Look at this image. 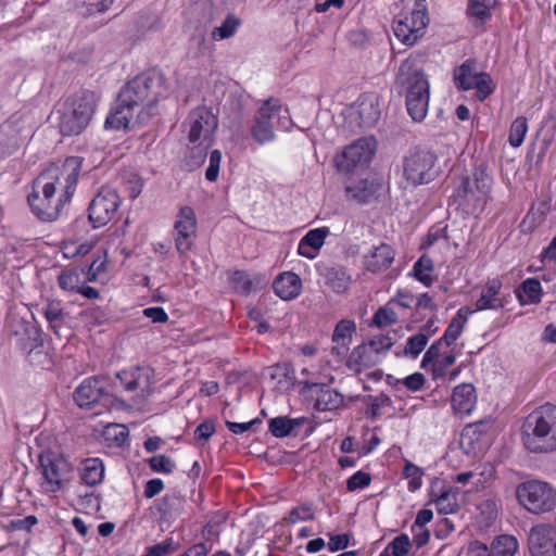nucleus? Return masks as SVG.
Masks as SVG:
<instances>
[{
  "instance_id": "obj_25",
  "label": "nucleus",
  "mask_w": 556,
  "mask_h": 556,
  "mask_svg": "<svg viewBox=\"0 0 556 556\" xmlns=\"http://www.w3.org/2000/svg\"><path fill=\"white\" fill-rule=\"evenodd\" d=\"M328 233V228H316L309 230L299 243V254L311 260L314 258L317 251L323 247Z\"/></svg>"
},
{
  "instance_id": "obj_35",
  "label": "nucleus",
  "mask_w": 556,
  "mask_h": 556,
  "mask_svg": "<svg viewBox=\"0 0 556 556\" xmlns=\"http://www.w3.org/2000/svg\"><path fill=\"white\" fill-rule=\"evenodd\" d=\"M517 548V540L511 535H500L491 544L493 556H514Z\"/></svg>"
},
{
  "instance_id": "obj_38",
  "label": "nucleus",
  "mask_w": 556,
  "mask_h": 556,
  "mask_svg": "<svg viewBox=\"0 0 556 556\" xmlns=\"http://www.w3.org/2000/svg\"><path fill=\"white\" fill-rule=\"evenodd\" d=\"M528 131V121L523 116L517 117L510 125L508 142L511 147L518 148L522 144Z\"/></svg>"
},
{
  "instance_id": "obj_45",
  "label": "nucleus",
  "mask_w": 556,
  "mask_h": 556,
  "mask_svg": "<svg viewBox=\"0 0 556 556\" xmlns=\"http://www.w3.org/2000/svg\"><path fill=\"white\" fill-rule=\"evenodd\" d=\"M356 325L351 319H341L334 327L332 340L352 341Z\"/></svg>"
},
{
  "instance_id": "obj_54",
  "label": "nucleus",
  "mask_w": 556,
  "mask_h": 556,
  "mask_svg": "<svg viewBox=\"0 0 556 556\" xmlns=\"http://www.w3.org/2000/svg\"><path fill=\"white\" fill-rule=\"evenodd\" d=\"M222 153L219 150H213L210 155V165L205 172V178L208 181H215L218 177Z\"/></svg>"
},
{
  "instance_id": "obj_51",
  "label": "nucleus",
  "mask_w": 556,
  "mask_h": 556,
  "mask_svg": "<svg viewBox=\"0 0 556 556\" xmlns=\"http://www.w3.org/2000/svg\"><path fill=\"white\" fill-rule=\"evenodd\" d=\"M366 344L380 357L382 353L388 352L392 348L393 342L390 337L379 334L371 338Z\"/></svg>"
},
{
  "instance_id": "obj_14",
  "label": "nucleus",
  "mask_w": 556,
  "mask_h": 556,
  "mask_svg": "<svg viewBox=\"0 0 556 556\" xmlns=\"http://www.w3.org/2000/svg\"><path fill=\"white\" fill-rule=\"evenodd\" d=\"M39 464L45 482L42 485L49 492H56L61 489L64 476L70 470V464L63 456L53 453H42L39 456Z\"/></svg>"
},
{
  "instance_id": "obj_50",
  "label": "nucleus",
  "mask_w": 556,
  "mask_h": 556,
  "mask_svg": "<svg viewBox=\"0 0 556 556\" xmlns=\"http://www.w3.org/2000/svg\"><path fill=\"white\" fill-rule=\"evenodd\" d=\"M149 465L155 472L170 473L175 468L174 462L166 455H155L151 457Z\"/></svg>"
},
{
  "instance_id": "obj_18",
  "label": "nucleus",
  "mask_w": 556,
  "mask_h": 556,
  "mask_svg": "<svg viewBox=\"0 0 556 556\" xmlns=\"http://www.w3.org/2000/svg\"><path fill=\"white\" fill-rule=\"evenodd\" d=\"M96 97L89 90H81L72 103V134H80L90 123L94 113Z\"/></svg>"
},
{
  "instance_id": "obj_9",
  "label": "nucleus",
  "mask_w": 556,
  "mask_h": 556,
  "mask_svg": "<svg viewBox=\"0 0 556 556\" xmlns=\"http://www.w3.org/2000/svg\"><path fill=\"white\" fill-rule=\"evenodd\" d=\"M121 199L115 190L102 188L89 205V222L93 228L106 225L115 216Z\"/></svg>"
},
{
  "instance_id": "obj_46",
  "label": "nucleus",
  "mask_w": 556,
  "mask_h": 556,
  "mask_svg": "<svg viewBox=\"0 0 556 556\" xmlns=\"http://www.w3.org/2000/svg\"><path fill=\"white\" fill-rule=\"evenodd\" d=\"M428 343V337L424 333H417L407 340L404 354L416 358Z\"/></svg>"
},
{
  "instance_id": "obj_1",
  "label": "nucleus",
  "mask_w": 556,
  "mask_h": 556,
  "mask_svg": "<svg viewBox=\"0 0 556 556\" xmlns=\"http://www.w3.org/2000/svg\"><path fill=\"white\" fill-rule=\"evenodd\" d=\"M161 96L160 77L146 73L136 76L119 91L105 126L128 129L146 123L153 115V109Z\"/></svg>"
},
{
  "instance_id": "obj_24",
  "label": "nucleus",
  "mask_w": 556,
  "mask_h": 556,
  "mask_svg": "<svg viewBox=\"0 0 556 556\" xmlns=\"http://www.w3.org/2000/svg\"><path fill=\"white\" fill-rule=\"evenodd\" d=\"M475 387L470 383H463L454 388L452 394V406L457 414H469L476 404Z\"/></svg>"
},
{
  "instance_id": "obj_28",
  "label": "nucleus",
  "mask_w": 556,
  "mask_h": 556,
  "mask_svg": "<svg viewBox=\"0 0 556 556\" xmlns=\"http://www.w3.org/2000/svg\"><path fill=\"white\" fill-rule=\"evenodd\" d=\"M80 479L88 485H96L101 482L104 475V467L98 458H87L81 462L79 468Z\"/></svg>"
},
{
  "instance_id": "obj_43",
  "label": "nucleus",
  "mask_w": 556,
  "mask_h": 556,
  "mask_svg": "<svg viewBox=\"0 0 556 556\" xmlns=\"http://www.w3.org/2000/svg\"><path fill=\"white\" fill-rule=\"evenodd\" d=\"M396 321L397 315L389 304L387 306L379 307L372 317V324L379 328L391 326Z\"/></svg>"
},
{
  "instance_id": "obj_3",
  "label": "nucleus",
  "mask_w": 556,
  "mask_h": 556,
  "mask_svg": "<svg viewBox=\"0 0 556 556\" xmlns=\"http://www.w3.org/2000/svg\"><path fill=\"white\" fill-rule=\"evenodd\" d=\"M523 444L532 453L556 450V405L545 404L533 410L523 424Z\"/></svg>"
},
{
  "instance_id": "obj_49",
  "label": "nucleus",
  "mask_w": 556,
  "mask_h": 556,
  "mask_svg": "<svg viewBox=\"0 0 556 556\" xmlns=\"http://www.w3.org/2000/svg\"><path fill=\"white\" fill-rule=\"evenodd\" d=\"M232 287L243 294H248L252 291V281L249 275L244 271L237 270L230 278Z\"/></svg>"
},
{
  "instance_id": "obj_27",
  "label": "nucleus",
  "mask_w": 556,
  "mask_h": 556,
  "mask_svg": "<svg viewBox=\"0 0 556 556\" xmlns=\"http://www.w3.org/2000/svg\"><path fill=\"white\" fill-rule=\"evenodd\" d=\"M305 422V418H288L279 416L268 421L269 432L276 438H285L293 434L295 428L301 427Z\"/></svg>"
},
{
  "instance_id": "obj_36",
  "label": "nucleus",
  "mask_w": 556,
  "mask_h": 556,
  "mask_svg": "<svg viewBox=\"0 0 556 556\" xmlns=\"http://www.w3.org/2000/svg\"><path fill=\"white\" fill-rule=\"evenodd\" d=\"M240 24V18H238L233 14H229L220 26L215 27L213 29L212 38L214 40H223L230 38L235 35Z\"/></svg>"
},
{
  "instance_id": "obj_47",
  "label": "nucleus",
  "mask_w": 556,
  "mask_h": 556,
  "mask_svg": "<svg viewBox=\"0 0 556 556\" xmlns=\"http://www.w3.org/2000/svg\"><path fill=\"white\" fill-rule=\"evenodd\" d=\"M179 548V543L175 542L173 538H167L163 542L155 544L148 548V556H166Z\"/></svg>"
},
{
  "instance_id": "obj_56",
  "label": "nucleus",
  "mask_w": 556,
  "mask_h": 556,
  "mask_svg": "<svg viewBox=\"0 0 556 556\" xmlns=\"http://www.w3.org/2000/svg\"><path fill=\"white\" fill-rule=\"evenodd\" d=\"M490 5L482 3L478 0H471L468 8V14L476 16L481 21H485L491 17Z\"/></svg>"
},
{
  "instance_id": "obj_39",
  "label": "nucleus",
  "mask_w": 556,
  "mask_h": 556,
  "mask_svg": "<svg viewBox=\"0 0 556 556\" xmlns=\"http://www.w3.org/2000/svg\"><path fill=\"white\" fill-rule=\"evenodd\" d=\"M435 506L440 514H452L458 509L456 493L451 490L443 491L435 500Z\"/></svg>"
},
{
  "instance_id": "obj_20",
  "label": "nucleus",
  "mask_w": 556,
  "mask_h": 556,
  "mask_svg": "<svg viewBox=\"0 0 556 556\" xmlns=\"http://www.w3.org/2000/svg\"><path fill=\"white\" fill-rule=\"evenodd\" d=\"M103 382L97 378L86 379L74 393V400L80 408L91 407L103 394Z\"/></svg>"
},
{
  "instance_id": "obj_44",
  "label": "nucleus",
  "mask_w": 556,
  "mask_h": 556,
  "mask_svg": "<svg viewBox=\"0 0 556 556\" xmlns=\"http://www.w3.org/2000/svg\"><path fill=\"white\" fill-rule=\"evenodd\" d=\"M410 547V541L407 535L401 534L393 539L391 543H389L388 547L380 556H388V552L391 551L393 556H405Z\"/></svg>"
},
{
  "instance_id": "obj_10",
  "label": "nucleus",
  "mask_w": 556,
  "mask_h": 556,
  "mask_svg": "<svg viewBox=\"0 0 556 556\" xmlns=\"http://www.w3.org/2000/svg\"><path fill=\"white\" fill-rule=\"evenodd\" d=\"M281 105L278 99L269 98L263 102L254 117V125L251 129L253 138L258 143L263 144L274 139L273 121L279 117Z\"/></svg>"
},
{
  "instance_id": "obj_12",
  "label": "nucleus",
  "mask_w": 556,
  "mask_h": 556,
  "mask_svg": "<svg viewBox=\"0 0 556 556\" xmlns=\"http://www.w3.org/2000/svg\"><path fill=\"white\" fill-rule=\"evenodd\" d=\"M375 150L376 140L372 137L361 138L345 148L337 161V167L345 173L352 172L355 167L369 163Z\"/></svg>"
},
{
  "instance_id": "obj_58",
  "label": "nucleus",
  "mask_w": 556,
  "mask_h": 556,
  "mask_svg": "<svg viewBox=\"0 0 556 556\" xmlns=\"http://www.w3.org/2000/svg\"><path fill=\"white\" fill-rule=\"evenodd\" d=\"M370 483L369 473L357 471L352 477L349 478L346 482V486L349 491H355L357 489H363Z\"/></svg>"
},
{
  "instance_id": "obj_17",
  "label": "nucleus",
  "mask_w": 556,
  "mask_h": 556,
  "mask_svg": "<svg viewBox=\"0 0 556 556\" xmlns=\"http://www.w3.org/2000/svg\"><path fill=\"white\" fill-rule=\"evenodd\" d=\"M490 427L489 422L481 420L463 429L459 445L467 455L476 456L486 447Z\"/></svg>"
},
{
  "instance_id": "obj_52",
  "label": "nucleus",
  "mask_w": 556,
  "mask_h": 556,
  "mask_svg": "<svg viewBox=\"0 0 556 556\" xmlns=\"http://www.w3.org/2000/svg\"><path fill=\"white\" fill-rule=\"evenodd\" d=\"M68 314H65L64 317L58 318V320H51L49 323V327L54 332V334L59 338L65 339L64 345H66L70 342V326H68Z\"/></svg>"
},
{
  "instance_id": "obj_13",
  "label": "nucleus",
  "mask_w": 556,
  "mask_h": 556,
  "mask_svg": "<svg viewBox=\"0 0 556 556\" xmlns=\"http://www.w3.org/2000/svg\"><path fill=\"white\" fill-rule=\"evenodd\" d=\"M381 115L379 98L375 93H364L348 109L350 123L359 128H370L377 124Z\"/></svg>"
},
{
  "instance_id": "obj_11",
  "label": "nucleus",
  "mask_w": 556,
  "mask_h": 556,
  "mask_svg": "<svg viewBox=\"0 0 556 556\" xmlns=\"http://www.w3.org/2000/svg\"><path fill=\"white\" fill-rule=\"evenodd\" d=\"M216 116L206 108L193 110L186 122L189 127L188 139L191 143L201 146L203 142L212 141V136L217 128Z\"/></svg>"
},
{
  "instance_id": "obj_19",
  "label": "nucleus",
  "mask_w": 556,
  "mask_h": 556,
  "mask_svg": "<svg viewBox=\"0 0 556 556\" xmlns=\"http://www.w3.org/2000/svg\"><path fill=\"white\" fill-rule=\"evenodd\" d=\"M491 188V178L483 172H476L472 177L462 176L455 189V195L463 200H479L485 195Z\"/></svg>"
},
{
  "instance_id": "obj_55",
  "label": "nucleus",
  "mask_w": 556,
  "mask_h": 556,
  "mask_svg": "<svg viewBox=\"0 0 556 556\" xmlns=\"http://www.w3.org/2000/svg\"><path fill=\"white\" fill-rule=\"evenodd\" d=\"M43 314L48 323L51 320H58V318L64 317L66 312L60 301H49L43 307Z\"/></svg>"
},
{
  "instance_id": "obj_53",
  "label": "nucleus",
  "mask_w": 556,
  "mask_h": 556,
  "mask_svg": "<svg viewBox=\"0 0 556 556\" xmlns=\"http://www.w3.org/2000/svg\"><path fill=\"white\" fill-rule=\"evenodd\" d=\"M314 519V513L312 510V507L308 505H303L293 508L289 516L286 518L288 522L295 523L298 521H305V520H312Z\"/></svg>"
},
{
  "instance_id": "obj_4",
  "label": "nucleus",
  "mask_w": 556,
  "mask_h": 556,
  "mask_svg": "<svg viewBox=\"0 0 556 556\" xmlns=\"http://www.w3.org/2000/svg\"><path fill=\"white\" fill-rule=\"evenodd\" d=\"M397 78L407 85V112L415 122H421L428 112L429 83L425 74L413 67L409 60L404 61L399 70Z\"/></svg>"
},
{
  "instance_id": "obj_42",
  "label": "nucleus",
  "mask_w": 556,
  "mask_h": 556,
  "mask_svg": "<svg viewBox=\"0 0 556 556\" xmlns=\"http://www.w3.org/2000/svg\"><path fill=\"white\" fill-rule=\"evenodd\" d=\"M477 78L473 88L477 90V98L483 101L494 91L495 85L488 73L480 72Z\"/></svg>"
},
{
  "instance_id": "obj_48",
  "label": "nucleus",
  "mask_w": 556,
  "mask_h": 556,
  "mask_svg": "<svg viewBox=\"0 0 556 556\" xmlns=\"http://www.w3.org/2000/svg\"><path fill=\"white\" fill-rule=\"evenodd\" d=\"M37 523V517L34 515H29L23 519H12L8 525H3L2 528L8 532L20 530L30 532L31 528Z\"/></svg>"
},
{
  "instance_id": "obj_41",
  "label": "nucleus",
  "mask_w": 556,
  "mask_h": 556,
  "mask_svg": "<svg viewBox=\"0 0 556 556\" xmlns=\"http://www.w3.org/2000/svg\"><path fill=\"white\" fill-rule=\"evenodd\" d=\"M432 260L427 255H422L414 265V273L416 278L426 286H430L432 282V279L428 274L429 271H432Z\"/></svg>"
},
{
  "instance_id": "obj_21",
  "label": "nucleus",
  "mask_w": 556,
  "mask_h": 556,
  "mask_svg": "<svg viewBox=\"0 0 556 556\" xmlns=\"http://www.w3.org/2000/svg\"><path fill=\"white\" fill-rule=\"evenodd\" d=\"M302 282L300 277L294 273L280 274L274 281L273 288L275 293L282 300H292L301 292Z\"/></svg>"
},
{
  "instance_id": "obj_64",
  "label": "nucleus",
  "mask_w": 556,
  "mask_h": 556,
  "mask_svg": "<svg viewBox=\"0 0 556 556\" xmlns=\"http://www.w3.org/2000/svg\"><path fill=\"white\" fill-rule=\"evenodd\" d=\"M467 556H493L492 551L480 541H472L467 548Z\"/></svg>"
},
{
  "instance_id": "obj_30",
  "label": "nucleus",
  "mask_w": 556,
  "mask_h": 556,
  "mask_svg": "<svg viewBox=\"0 0 556 556\" xmlns=\"http://www.w3.org/2000/svg\"><path fill=\"white\" fill-rule=\"evenodd\" d=\"M480 72L476 71V63L473 61H466L454 73V80L456 86L463 90H470L478 79Z\"/></svg>"
},
{
  "instance_id": "obj_15",
  "label": "nucleus",
  "mask_w": 556,
  "mask_h": 556,
  "mask_svg": "<svg viewBox=\"0 0 556 556\" xmlns=\"http://www.w3.org/2000/svg\"><path fill=\"white\" fill-rule=\"evenodd\" d=\"M197 233V217L194 210L184 206L179 210L175 222V243L180 253L191 249Z\"/></svg>"
},
{
  "instance_id": "obj_40",
  "label": "nucleus",
  "mask_w": 556,
  "mask_h": 556,
  "mask_svg": "<svg viewBox=\"0 0 556 556\" xmlns=\"http://www.w3.org/2000/svg\"><path fill=\"white\" fill-rule=\"evenodd\" d=\"M112 3L113 0H84L83 4L76 8L79 10V14L87 17L96 13L105 12Z\"/></svg>"
},
{
  "instance_id": "obj_33",
  "label": "nucleus",
  "mask_w": 556,
  "mask_h": 556,
  "mask_svg": "<svg viewBox=\"0 0 556 556\" xmlns=\"http://www.w3.org/2000/svg\"><path fill=\"white\" fill-rule=\"evenodd\" d=\"M378 189V186L368 180H359L358 182L348 186V194L358 201L366 203L372 198Z\"/></svg>"
},
{
  "instance_id": "obj_23",
  "label": "nucleus",
  "mask_w": 556,
  "mask_h": 556,
  "mask_svg": "<svg viewBox=\"0 0 556 556\" xmlns=\"http://www.w3.org/2000/svg\"><path fill=\"white\" fill-rule=\"evenodd\" d=\"M501 289L502 281L500 279L489 280L476 301V309H498L504 307V301L498 298Z\"/></svg>"
},
{
  "instance_id": "obj_6",
  "label": "nucleus",
  "mask_w": 556,
  "mask_h": 556,
  "mask_svg": "<svg viewBox=\"0 0 556 556\" xmlns=\"http://www.w3.org/2000/svg\"><path fill=\"white\" fill-rule=\"evenodd\" d=\"M429 23L425 0H416L409 14H401L393 23L395 37L406 46L415 45Z\"/></svg>"
},
{
  "instance_id": "obj_7",
  "label": "nucleus",
  "mask_w": 556,
  "mask_h": 556,
  "mask_svg": "<svg viewBox=\"0 0 556 556\" xmlns=\"http://www.w3.org/2000/svg\"><path fill=\"white\" fill-rule=\"evenodd\" d=\"M434 164L435 155L430 151H413L405 157L403 164L404 177L407 184L416 187L433 180L437 175Z\"/></svg>"
},
{
  "instance_id": "obj_2",
  "label": "nucleus",
  "mask_w": 556,
  "mask_h": 556,
  "mask_svg": "<svg viewBox=\"0 0 556 556\" xmlns=\"http://www.w3.org/2000/svg\"><path fill=\"white\" fill-rule=\"evenodd\" d=\"M59 167L53 166L42 172L34 179L31 192L27 202L33 214L41 222H52L59 216L64 200L70 199V185L64 188V193L54 199L55 181L59 180Z\"/></svg>"
},
{
  "instance_id": "obj_63",
  "label": "nucleus",
  "mask_w": 556,
  "mask_h": 556,
  "mask_svg": "<svg viewBox=\"0 0 556 556\" xmlns=\"http://www.w3.org/2000/svg\"><path fill=\"white\" fill-rule=\"evenodd\" d=\"M414 301L415 299L412 293L400 290L397 291L396 295L390 300L389 305L395 304L403 308H409L412 307Z\"/></svg>"
},
{
  "instance_id": "obj_22",
  "label": "nucleus",
  "mask_w": 556,
  "mask_h": 556,
  "mask_svg": "<svg viewBox=\"0 0 556 556\" xmlns=\"http://www.w3.org/2000/svg\"><path fill=\"white\" fill-rule=\"evenodd\" d=\"M379 362L380 357L367 344H361L349 355L346 366L351 370L359 372L363 369L374 367Z\"/></svg>"
},
{
  "instance_id": "obj_29",
  "label": "nucleus",
  "mask_w": 556,
  "mask_h": 556,
  "mask_svg": "<svg viewBox=\"0 0 556 556\" xmlns=\"http://www.w3.org/2000/svg\"><path fill=\"white\" fill-rule=\"evenodd\" d=\"M326 285L336 293H343L348 290L351 277L342 267L327 268L325 274Z\"/></svg>"
},
{
  "instance_id": "obj_34",
  "label": "nucleus",
  "mask_w": 556,
  "mask_h": 556,
  "mask_svg": "<svg viewBox=\"0 0 556 556\" xmlns=\"http://www.w3.org/2000/svg\"><path fill=\"white\" fill-rule=\"evenodd\" d=\"M117 378L121 380L127 391H135L139 388L149 387L148 375H146L142 379L139 368L118 372Z\"/></svg>"
},
{
  "instance_id": "obj_57",
  "label": "nucleus",
  "mask_w": 556,
  "mask_h": 556,
  "mask_svg": "<svg viewBox=\"0 0 556 556\" xmlns=\"http://www.w3.org/2000/svg\"><path fill=\"white\" fill-rule=\"evenodd\" d=\"M455 363V356L452 353L444 355L441 359L439 358L432 365V372L434 378L444 377L450 366Z\"/></svg>"
},
{
  "instance_id": "obj_5",
  "label": "nucleus",
  "mask_w": 556,
  "mask_h": 556,
  "mask_svg": "<svg viewBox=\"0 0 556 556\" xmlns=\"http://www.w3.org/2000/svg\"><path fill=\"white\" fill-rule=\"evenodd\" d=\"M516 496L521 506L532 514H544L556 507V491L546 482L530 480L520 483Z\"/></svg>"
},
{
  "instance_id": "obj_16",
  "label": "nucleus",
  "mask_w": 556,
  "mask_h": 556,
  "mask_svg": "<svg viewBox=\"0 0 556 556\" xmlns=\"http://www.w3.org/2000/svg\"><path fill=\"white\" fill-rule=\"evenodd\" d=\"M531 556H556V532L552 523H540L530 529L528 536Z\"/></svg>"
},
{
  "instance_id": "obj_59",
  "label": "nucleus",
  "mask_w": 556,
  "mask_h": 556,
  "mask_svg": "<svg viewBox=\"0 0 556 556\" xmlns=\"http://www.w3.org/2000/svg\"><path fill=\"white\" fill-rule=\"evenodd\" d=\"M522 290L532 302L540 301L541 283L534 278H528L522 282Z\"/></svg>"
},
{
  "instance_id": "obj_26",
  "label": "nucleus",
  "mask_w": 556,
  "mask_h": 556,
  "mask_svg": "<svg viewBox=\"0 0 556 556\" xmlns=\"http://www.w3.org/2000/svg\"><path fill=\"white\" fill-rule=\"evenodd\" d=\"M393 260L394 252L392 248L382 243L365 257V266L368 270L378 273L389 268Z\"/></svg>"
},
{
  "instance_id": "obj_32",
  "label": "nucleus",
  "mask_w": 556,
  "mask_h": 556,
  "mask_svg": "<svg viewBox=\"0 0 556 556\" xmlns=\"http://www.w3.org/2000/svg\"><path fill=\"white\" fill-rule=\"evenodd\" d=\"M343 403V396L332 389H321L315 401V407L318 410H333Z\"/></svg>"
},
{
  "instance_id": "obj_37",
  "label": "nucleus",
  "mask_w": 556,
  "mask_h": 556,
  "mask_svg": "<svg viewBox=\"0 0 556 556\" xmlns=\"http://www.w3.org/2000/svg\"><path fill=\"white\" fill-rule=\"evenodd\" d=\"M106 268V254L93 255L92 261L86 267H81V273L87 281H96L100 274Z\"/></svg>"
},
{
  "instance_id": "obj_60",
  "label": "nucleus",
  "mask_w": 556,
  "mask_h": 556,
  "mask_svg": "<svg viewBox=\"0 0 556 556\" xmlns=\"http://www.w3.org/2000/svg\"><path fill=\"white\" fill-rule=\"evenodd\" d=\"M443 343H444V340H442V338H441L437 342L431 344V346L427 350V352L424 355L422 363H421V366L424 368H427V366L429 364L433 365L440 358V356H441L440 349Z\"/></svg>"
},
{
  "instance_id": "obj_62",
  "label": "nucleus",
  "mask_w": 556,
  "mask_h": 556,
  "mask_svg": "<svg viewBox=\"0 0 556 556\" xmlns=\"http://www.w3.org/2000/svg\"><path fill=\"white\" fill-rule=\"evenodd\" d=\"M215 432L214 422L211 420H205L200 424L194 430V437L200 441H207Z\"/></svg>"
},
{
  "instance_id": "obj_31",
  "label": "nucleus",
  "mask_w": 556,
  "mask_h": 556,
  "mask_svg": "<svg viewBox=\"0 0 556 556\" xmlns=\"http://www.w3.org/2000/svg\"><path fill=\"white\" fill-rule=\"evenodd\" d=\"M469 313H471L469 308L463 307L458 309L456 315L452 318L450 325L447 326L444 332V336L442 337V340H444L445 345L450 346L458 339L467 321V315Z\"/></svg>"
},
{
  "instance_id": "obj_8",
  "label": "nucleus",
  "mask_w": 556,
  "mask_h": 556,
  "mask_svg": "<svg viewBox=\"0 0 556 556\" xmlns=\"http://www.w3.org/2000/svg\"><path fill=\"white\" fill-rule=\"evenodd\" d=\"M7 328L17 337L20 348L27 354L42 345L40 330L33 320L25 319L17 312L11 311L5 319Z\"/></svg>"
},
{
  "instance_id": "obj_61",
  "label": "nucleus",
  "mask_w": 556,
  "mask_h": 556,
  "mask_svg": "<svg viewBox=\"0 0 556 556\" xmlns=\"http://www.w3.org/2000/svg\"><path fill=\"white\" fill-rule=\"evenodd\" d=\"M105 434L108 439L113 438L117 445H122L128 437V431L125 426L111 425L108 427Z\"/></svg>"
}]
</instances>
